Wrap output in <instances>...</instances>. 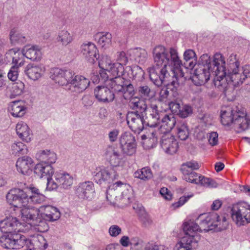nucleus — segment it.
<instances>
[{"mask_svg":"<svg viewBox=\"0 0 250 250\" xmlns=\"http://www.w3.org/2000/svg\"><path fill=\"white\" fill-rule=\"evenodd\" d=\"M200 66L194 71L193 81L196 85H201L207 83L212 75L215 87L223 92L229 88L241 85L245 80L250 78V64L240 66V62L235 54H231L227 62L223 55L215 53L213 58L207 54L199 59Z\"/></svg>","mask_w":250,"mask_h":250,"instance_id":"f257e3e1","label":"nucleus"},{"mask_svg":"<svg viewBox=\"0 0 250 250\" xmlns=\"http://www.w3.org/2000/svg\"><path fill=\"white\" fill-rule=\"evenodd\" d=\"M153 58L157 68L152 66L148 68L149 78L156 85L163 84L167 86L160 93L161 100L164 101L169 95L168 89L174 92L179 85L177 78L184 76L183 65L177 49L173 47L168 49L162 45L156 46L153 51Z\"/></svg>","mask_w":250,"mask_h":250,"instance_id":"f03ea898","label":"nucleus"},{"mask_svg":"<svg viewBox=\"0 0 250 250\" xmlns=\"http://www.w3.org/2000/svg\"><path fill=\"white\" fill-rule=\"evenodd\" d=\"M196 222L189 220L183 224V230L186 234L185 237H199L200 240V235L198 232L202 230L208 231L210 230L215 229L221 231L227 228L228 222L226 217L218 215L216 213L212 212L200 215Z\"/></svg>","mask_w":250,"mask_h":250,"instance_id":"7ed1b4c3","label":"nucleus"},{"mask_svg":"<svg viewBox=\"0 0 250 250\" xmlns=\"http://www.w3.org/2000/svg\"><path fill=\"white\" fill-rule=\"evenodd\" d=\"M8 203H20L23 206L28 204H41L45 200V196L36 187H30L23 189L13 188L6 194Z\"/></svg>","mask_w":250,"mask_h":250,"instance_id":"20e7f679","label":"nucleus"},{"mask_svg":"<svg viewBox=\"0 0 250 250\" xmlns=\"http://www.w3.org/2000/svg\"><path fill=\"white\" fill-rule=\"evenodd\" d=\"M9 204L14 206L15 210L19 211L22 220L30 224L36 230L44 232L48 229L47 223L39 217V208H36L29 204L23 206L18 202Z\"/></svg>","mask_w":250,"mask_h":250,"instance_id":"39448f33","label":"nucleus"},{"mask_svg":"<svg viewBox=\"0 0 250 250\" xmlns=\"http://www.w3.org/2000/svg\"><path fill=\"white\" fill-rule=\"evenodd\" d=\"M6 57L11 56L13 61L19 65L24 64V57L32 61H39L41 59L42 54L40 48L37 45H27L21 51L18 48L10 49L6 54Z\"/></svg>","mask_w":250,"mask_h":250,"instance_id":"423d86ee","label":"nucleus"},{"mask_svg":"<svg viewBox=\"0 0 250 250\" xmlns=\"http://www.w3.org/2000/svg\"><path fill=\"white\" fill-rule=\"evenodd\" d=\"M73 182L74 178L69 173L64 171H57L52 178H48L46 189L50 191L59 188L68 189L71 188Z\"/></svg>","mask_w":250,"mask_h":250,"instance_id":"0eeeda50","label":"nucleus"},{"mask_svg":"<svg viewBox=\"0 0 250 250\" xmlns=\"http://www.w3.org/2000/svg\"><path fill=\"white\" fill-rule=\"evenodd\" d=\"M232 220L238 226L250 223V205L244 201L233 205L231 210Z\"/></svg>","mask_w":250,"mask_h":250,"instance_id":"6e6552de","label":"nucleus"},{"mask_svg":"<svg viewBox=\"0 0 250 250\" xmlns=\"http://www.w3.org/2000/svg\"><path fill=\"white\" fill-rule=\"evenodd\" d=\"M183 178L187 182L199 185L203 187L213 188H216L217 183L212 179L205 177L194 171L182 172Z\"/></svg>","mask_w":250,"mask_h":250,"instance_id":"1a4fd4ad","label":"nucleus"},{"mask_svg":"<svg viewBox=\"0 0 250 250\" xmlns=\"http://www.w3.org/2000/svg\"><path fill=\"white\" fill-rule=\"evenodd\" d=\"M0 237L1 246L7 249H20L26 243V238L18 233H6Z\"/></svg>","mask_w":250,"mask_h":250,"instance_id":"9d476101","label":"nucleus"},{"mask_svg":"<svg viewBox=\"0 0 250 250\" xmlns=\"http://www.w3.org/2000/svg\"><path fill=\"white\" fill-rule=\"evenodd\" d=\"M145 112L147 120L146 125L151 127L157 126L161 117L164 114V112L159 109L156 102L153 101L147 104V109Z\"/></svg>","mask_w":250,"mask_h":250,"instance_id":"9b49d317","label":"nucleus"},{"mask_svg":"<svg viewBox=\"0 0 250 250\" xmlns=\"http://www.w3.org/2000/svg\"><path fill=\"white\" fill-rule=\"evenodd\" d=\"M94 180L97 184H110L116 178V174L113 170L104 167H97L92 173Z\"/></svg>","mask_w":250,"mask_h":250,"instance_id":"f8f14e48","label":"nucleus"},{"mask_svg":"<svg viewBox=\"0 0 250 250\" xmlns=\"http://www.w3.org/2000/svg\"><path fill=\"white\" fill-rule=\"evenodd\" d=\"M127 124L130 128L134 132L140 133L147 125L144 119L143 114L138 111L129 112L126 116Z\"/></svg>","mask_w":250,"mask_h":250,"instance_id":"ddd939ff","label":"nucleus"},{"mask_svg":"<svg viewBox=\"0 0 250 250\" xmlns=\"http://www.w3.org/2000/svg\"><path fill=\"white\" fill-rule=\"evenodd\" d=\"M21 226L17 218L12 216L6 217L0 221V230L5 233H17L22 230Z\"/></svg>","mask_w":250,"mask_h":250,"instance_id":"4468645a","label":"nucleus"},{"mask_svg":"<svg viewBox=\"0 0 250 250\" xmlns=\"http://www.w3.org/2000/svg\"><path fill=\"white\" fill-rule=\"evenodd\" d=\"M107 71L111 77L110 87L119 83L117 84L118 86H117L116 89L121 88L120 84L122 83L123 80L125 79V68L123 64L121 63L114 62Z\"/></svg>","mask_w":250,"mask_h":250,"instance_id":"2eb2a0df","label":"nucleus"},{"mask_svg":"<svg viewBox=\"0 0 250 250\" xmlns=\"http://www.w3.org/2000/svg\"><path fill=\"white\" fill-rule=\"evenodd\" d=\"M72 72L71 70L54 68L50 71V78L59 85L68 86L71 78L72 77Z\"/></svg>","mask_w":250,"mask_h":250,"instance_id":"dca6fc26","label":"nucleus"},{"mask_svg":"<svg viewBox=\"0 0 250 250\" xmlns=\"http://www.w3.org/2000/svg\"><path fill=\"white\" fill-rule=\"evenodd\" d=\"M89 83V79L82 75L74 76L72 72V77L70 80L68 89L72 92L79 93L86 89Z\"/></svg>","mask_w":250,"mask_h":250,"instance_id":"f3484780","label":"nucleus"},{"mask_svg":"<svg viewBox=\"0 0 250 250\" xmlns=\"http://www.w3.org/2000/svg\"><path fill=\"white\" fill-rule=\"evenodd\" d=\"M120 143L124 153L131 156L135 153V139L130 133H123L120 138Z\"/></svg>","mask_w":250,"mask_h":250,"instance_id":"a211bd4d","label":"nucleus"},{"mask_svg":"<svg viewBox=\"0 0 250 250\" xmlns=\"http://www.w3.org/2000/svg\"><path fill=\"white\" fill-rule=\"evenodd\" d=\"M39 215L42 220L54 222L58 220L61 216L59 210L51 205L42 206L39 208Z\"/></svg>","mask_w":250,"mask_h":250,"instance_id":"6ab92c4d","label":"nucleus"},{"mask_svg":"<svg viewBox=\"0 0 250 250\" xmlns=\"http://www.w3.org/2000/svg\"><path fill=\"white\" fill-rule=\"evenodd\" d=\"M112 88L108 86L98 85L94 91L96 99L100 102L107 103L111 102L115 98V94Z\"/></svg>","mask_w":250,"mask_h":250,"instance_id":"aec40b11","label":"nucleus"},{"mask_svg":"<svg viewBox=\"0 0 250 250\" xmlns=\"http://www.w3.org/2000/svg\"><path fill=\"white\" fill-rule=\"evenodd\" d=\"M161 146L164 151L169 154L176 152L178 148L177 140L170 133H166L162 136Z\"/></svg>","mask_w":250,"mask_h":250,"instance_id":"412c9836","label":"nucleus"},{"mask_svg":"<svg viewBox=\"0 0 250 250\" xmlns=\"http://www.w3.org/2000/svg\"><path fill=\"white\" fill-rule=\"evenodd\" d=\"M118 84L117 83L116 85H113L110 87L114 91V92L121 94L124 99L127 101L129 100L130 101L132 99L134 98L135 90L132 84L128 81H125V79L123 80L122 83L120 84L121 88H118L119 90L116 89L117 88L116 87L118 86L117 85Z\"/></svg>","mask_w":250,"mask_h":250,"instance_id":"4be33fe9","label":"nucleus"},{"mask_svg":"<svg viewBox=\"0 0 250 250\" xmlns=\"http://www.w3.org/2000/svg\"><path fill=\"white\" fill-rule=\"evenodd\" d=\"M81 52L83 57L92 63H93L99 57L98 49L94 43L90 42L82 44Z\"/></svg>","mask_w":250,"mask_h":250,"instance_id":"5701e85b","label":"nucleus"},{"mask_svg":"<svg viewBox=\"0 0 250 250\" xmlns=\"http://www.w3.org/2000/svg\"><path fill=\"white\" fill-rule=\"evenodd\" d=\"M34 162L32 158L24 156L18 159L16 164L17 171L23 175H29L32 170Z\"/></svg>","mask_w":250,"mask_h":250,"instance_id":"b1692460","label":"nucleus"},{"mask_svg":"<svg viewBox=\"0 0 250 250\" xmlns=\"http://www.w3.org/2000/svg\"><path fill=\"white\" fill-rule=\"evenodd\" d=\"M104 156L113 167H118L122 162V156L112 145L108 146L104 150Z\"/></svg>","mask_w":250,"mask_h":250,"instance_id":"393cba45","label":"nucleus"},{"mask_svg":"<svg viewBox=\"0 0 250 250\" xmlns=\"http://www.w3.org/2000/svg\"><path fill=\"white\" fill-rule=\"evenodd\" d=\"M94 192V184L90 181L80 183L76 190L77 196L81 199L91 198Z\"/></svg>","mask_w":250,"mask_h":250,"instance_id":"a878e982","label":"nucleus"},{"mask_svg":"<svg viewBox=\"0 0 250 250\" xmlns=\"http://www.w3.org/2000/svg\"><path fill=\"white\" fill-rule=\"evenodd\" d=\"M236 111H238L237 109H232L230 107L222 109L220 117L221 122L223 125L233 128L236 117Z\"/></svg>","mask_w":250,"mask_h":250,"instance_id":"bb28decb","label":"nucleus"},{"mask_svg":"<svg viewBox=\"0 0 250 250\" xmlns=\"http://www.w3.org/2000/svg\"><path fill=\"white\" fill-rule=\"evenodd\" d=\"M199 237H184L178 242L174 248L173 250H192L198 246Z\"/></svg>","mask_w":250,"mask_h":250,"instance_id":"cd10ccee","label":"nucleus"},{"mask_svg":"<svg viewBox=\"0 0 250 250\" xmlns=\"http://www.w3.org/2000/svg\"><path fill=\"white\" fill-rule=\"evenodd\" d=\"M236 115L233 128L238 132L248 129L250 125V120L246 114L238 110L236 111Z\"/></svg>","mask_w":250,"mask_h":250,"instance_id":"c85d7f7f","label":"nucleus"},{"mask_svg":"<svg viewBox=\"0 0 250 250\" xmlns=\"http://www.w3.org/2000/svg\"><path fill=\"white\" fill-rule=\"evenodd\" d=\"M35 157L39 163L50 165L54 164L57 159L56 154L49 149L40 150L36 154Z\"/></svg>","mask_w":250,"mask_h":250,"instance_id":"c756f323","label":"nucleus"},{"mask_svg":"<svg viewBox=\"0 0 250 250\" xmlns=\"http://www.w3.org/2000/svg\"><path fill=\"white\" fill-rule=\"evenodd\" d=\"M169 107L173 112L176 113L180 117L183 118H187L192 114L193 112L192 107L189 104H183L177 101L171 102L169 104Z\"/></svg>","mask_w":250,"mask_h":250,"instance_id":"7c9ffc66","label":"nucleus"},{"mask_svg":"<svg viewBox=\"0 0 250 250\" xmlns=\"http://www.w3.org/2000/svg\"><path fill=\"white\" fill-rule=\"evenodd\" d=\"M17 135L22 141L29 143L33 138V133L27 125L23 122L18 123L16 126Z\"/></svg>","mask_w":250,"mask_h":250,"instance_id":"2f4dec72","label":"nucleus"},{"mask_svg":"<svg viewBox=\"0 0 250 250\" xmlns=\"http://www.w3.org/2000/svg\"><path fill=\"white\" fill-rule=\"evenodd\" d=\"M160 123V131L161 133L165 134L169 133V131L175 125L176 121L173 114H165Z\"/></svg>","mask_w":250,"mask_h":250,"instance_id":"473e14b6","label":"nucleus"},{"mask_svg":"<svg viewBox=\"0 0 250 250\" xmlns=\"http://www.w3.org/2000/svg\"><path fill=\"white\" fill-rule=\"evenodd\" d=\"M127 54L130 60L134 61L140 64H144L146 62L147 57L146 51L141 48L131 49L128 51Z\"/></svg>","mask_w":250,"mask_h":250,"instance_id":"72a5a7b5","label":"nucleus"},{"mask_svg":"<svg viewBox=\"0 0 250 250\" xmlns=\"http://www.w3.org/2000/svg\"><path fill=\"white\" fill-rule=\"evenodd\" d=\"M8 111L14 117H21L26 113V107L21 101H15L8 106Z\"/></svg>","mask_w":250,"mask_h":250,"instance_id":"f704fd0d","label":"nucleus"},{"mask_svg":"<svg viewBox=\"0 0 250 250\" xmlns=\"http://www.w3.org/2000/svg\"><path fill=\"white\" fill-rule=\"evenodd\" d=\"M34 172L40 178L46 177L48 180L53 178L54 170L52 165L38 163L34 167Z\"/></svg>","mask_w":250,"mask_h":250,"instance_id":"c9c22d12","label":"nucleus"},{"mask_svg":"<svg viewBox=\"0 0 250 250\" xmlns=\"http://www.w3.org/2000/svg\"><path fill=\"white\" fill-rule=\"evenodd\" d=\"M98 44L103 49L108 48L112 43V35L109 32H99L95 36Z\"/></svg>","mask_w":250,"mask_h":250,"instance_id":"e433bc0d","label":"nucleus"},{"mask_svg":"<svg viewBox=\"0 0 250 250\" xmlns=\"http://www.w3.org/2000/svg\"><path fill=\"white\" fill-rule=\"evenodd\" d=\"M24 72L30 79L33 81L39 80L43 74V70L41 67L32 64L27 65Z\"/></svg>","mask_w":250,"mask_h":250,"instance_id":"4c0bfd02","label":"nucleus"},{"mask_svg":"<svg viewBox=\"0 0 250 250\" xmlns=\"http://www.w3.org/2000/svg\"><path fill=\"white\" fill-rule=\"evenodd\" d=\"M56 42L62 46H66L74 40V37L66 29L60 30L56 38Z\"/></svg>","mask_w":250,"mask_h":250,"instance_id":"58836bf2","label":"nucleus"},{"mask_svg":"<svg viewBox=\"0 0 250 250\" xmlns=\"http://www.w3.org/2000/svg\"><path fill=\"white\" fill-rule=\"evenodd\" d=\"M185 67L188 69H192L197 63V57L195 52L192 49L186 50L183 55Z\"/></svg>","mask_w":250,"mask_h":250,"instance_id":"ea45409f","label":"nucleus"},{"mask_svg":"<svg viewBox=\"0 0 250 250\" xmlns=\"http://www.w3.org/2000/svg\"><path fill=\"white\" fill-rule=\"evenodd\" d=\"M9 37L11 43L14 45L24 43L27 41L26 36L15 28L11 30Z\"/></svg>","mask_w":250,"mask_h":250,"instance_id":"a19ab883","label":"nucleus"},{"mask_svg":"<svg viewBox=\"0 0 250 250\" xmlns=\"http://www.w3.org/2000/svg\"><path fill=\"white\" fill-rule=\"evenodd\" d=\"M129 105L132 109L138 110L139 113L141 114H143V113L146 111L147 107V104L137 97L132 99L129 101Z\"/></svg>","mask_w":250,"mask_h":250,"instance_id":"79ce46f5","label":"nucleus"},{"mask_svg":"<svg viewBox=\"0 0 250 250\" xmlns=\"http://www.w3.org/2000/svg\"><path fill=\"white\" fill-rule=\"evenodd\" d=\"M11 151L13 154L19 156L26 154L28 151L27 146L21 142H15L12 144Z\"/></svg>","mask_w":250,"mask_h":250,"instance_id":"37998d69","label":"nucleus"},{"mask_svg":"<svg viewBox=\"0 0 250 250\" xmlns=\"http://www.w3.org/2000/svg\"><path fill=\"white\" fill-rule=\"evenodd\" d=\"M138 210H136L140 220L145 227H147L152 224V220L149 214L145 210L142 206L137 207Z\"/></svg>","mask_w":250,"mask_h":250,"instance_id":"c03bdc74","label":"nucleus"},{"mask_svg":"<svg viewBox=\"0 0 250 250\" xmlns=\"http://www.w3.org/2000/svg\"><path fill=\"white\" fill-rule=\"evenodd\" d=\"M129 69L131 72V76L130 78H132L138 81H142L144 79L145 72L141 67L136 65L132 68L126 67V69Z\"/></svg>","mask_w":250,"mask_h":250,"instance_id":"a18cd8bd","label":"nucleus"},{"mask_svg":"<svg viewBox=\"0 0 250 250\" xmlns=\"http://www.w3.org/2000/svg\"><path fill=\"white\" fill-rule=\"evenodd\" d=\"M137 91L140 97L145 100H149L153 96V92L148 86L141 85L138 87Z\"/></svg>","mask_w":250,"mask_h":250,"instance_id":"49530a36","label":"nucleus"},{"mask_svg":"<svg viewBox=\"0 0 250 250\" xmlns=\"http://www.w3.org/2000/svg\"><path fill=\"white\" fill-rule=\"evenodd\" d=\"M134 177L141 180H146L152 177V173L150 168L145 167L134 173Z\"/></svg>","mask_w":250,"mask_h":250,"instance_id":"de8ad7c7","label":"nucleus"},{"mask_svg":"<svg viewBox=\"0 0 250 250\" xmlns=\"http://www.w3.org/2000/svg\"><path fill=\"white\" fill-rule=\"evenodd\" d=\"M200 167V165L199 163L194 160H191L183 163L181 167V171L182 172H184V171L187 172L190 171H194L197 170Z\"/></svg>","mask_w":250,"mask_h":250,"instance_id":"09e8293b","label":"nucleus"},{"mask_svg":"<svg viewBox=\"0 0 250 250\" xmlns=\"http://www.w3.org/2000/svg\"><path fill=\"white\" fill-rule=\"evenodd\" d=\"M177 135L181 140H186L189 135L187 125L185 124H181L177 125Z\"/></svg>","mask_w":250,"mask_h":250,"instance_id":"8fccbe9b","label":"nucleus"},{"mask_svg":"<svg viewBox=\"0 0 250 250\" xmlns=\"http://www.w3.org/2000/svg\"><path fill=\"white\" fill-rule=\"evenodd\" d=\"M113 62L109 57L107 55H103L99 61V66L102 69L107 70L112 65Z\"/></svg>","mask_w":250,"mask_h":250,"instance_id":"3c124183","label":"nucleus"},{"mask_svg":"<svg viewBox=\"0 0 250 250\" xmlns=\"http://www.w3.org/2000/svg\"><path fill=\"white\" fill-rule=\"evenodd\" d=\"M144 242L138 237H133L131 238V250H143Z\"/></svg>","mask_w":250,"mask_h":250,"instance_id":"603ef678","label":"nucleus"},{"mask_svg":"<svg viewBox=\"0 0 250 250\" xmlns=\"http://www.w3.org/2000/svg\"><path fill=\"white\" fill-rule=\"evenodd\" d=\"M12 61L13 60H12ZM13 63L14 64V65L11 67L7 74V76L9 80L12 81H15L17 80L18 77L19 67L21 66L22 65H18V63L17 64L15 61H13Z\"/></svg>","mask_w":250,"mask_h":250,"instance_id":"864d4df0","label":"nucleus"},{"mask_svg":"<svg viewBox=\"0 0 250 250\" xmlns=\"http://www.w3.org/2000/svg\"><path fill=\"white\" fill-rule=\"evenodd\" d=\"M24 84L21 81H19L13 84L12 90L14 96L21 95L24 91Z\"/></svg>","mask_w":250,"mask_h":250,"instance_id":"5fc2aeb1","label":"nucleus"},{"mask_svg":"<svg viewBox=\"0 0 250 250\" xmlns=\"http://www.w3.org/2000/svg\"><path fill=\"white\" fill-rule=\"evenodd\" d=\"M33 242L34 245L41 249H45L48 246L44 238L41 236L35 238L33 240Z\"/></svg>","mask_w":250,"mask_h":250,"instance_id":"6e6d98bb","label":"nucleus"},{"mask_svg":"<svg viewBox=\"0 0 250 250\" xmlns=\"http://www.w3.org/2000/svg\"><path fill=\"white\" fill-rule=\"evenodd\" d=\"M117 63H121L123 66L126 65L128 62V58L126 53L124 51L118 52L117 53Z\"/></svg>","mask_w":250,"mask_h":250,"instance_id":"4d7b16f0","label":"nucleus"},{"mask_svg":"<svg viewBox=\"0 0 250 250\" xmlns=\"http://www.w3.org/2000/svg\"><path fill=\"white\" fill-rule=\"evenodd\" d=\"M122 229L117 225L111 226L108 229L109 235L114 237H116L122 233Z\"/></svg>","mask_w":250,"mask_h":250,"instance_id":"13d9d810","label":"nucleus"},{"mask_svg":"<svg viewBox=\"0 0 250 250\" xmlns=\"http://www.w3.org/2000/svg\"><path fill=\"white\" fill-rule=\"evenodd\" d=\"M208 138L209 144L211 146H214L218 144V134L216 132L213 131L209 133Z\"/></svg>","mask_w":250,"mask_h":250,"instance_id":"bf43d9fd","label":"nucleus"},{"mask_svg":"<svg viewBox=\"0 0 250 250\" xmlns=\"http://www.w3.org/2000/svg\"><path fill=\"white\" fill-rule=\"evenodd\" d=\"M125 190L122 192V197L130 202L132 198V190L128 185H125Z\"/></svg>","mask_w":250,"mask_h":250,"instance_id":"052dcab7","label":"nucleus"},{"mask_svg":"<svg viewBox=\"0 0 250 250\" xmlns=\"http://www.w3.org/2000/svg\"><path fill=\"white\" fill-rule=\"evenodd\" d=\"M193 196V194H191L190 195H188L187 196H183L180 197L178 200V201L172 204V206L174 208H178L182 206H183L185 203H186L188 200L191 197Z\"/></svg>","mask_w":250,"mask_h":250,"instance_id":"680f3d73","label":"nucleus"},{"mask_svg":"<svg viewBox=\"0 0 250 250\" xmlns=\"http://www.w3.org/2000/svg\"><path fill=\"white\" fill-rule=\"evenodd\" d=\"M119 134V130L117 129L110 130L108 134L109 141L111 143L116 142L118 139Z\"/></svg>","mask_w":250,"mask_h":250,"instance_id":"e2e57ef3","label":"nucleus"},{"mask_svg":"<svg viewBox=\"0 0 250 250\" xmlns=\"http://www.w3.org/2000/svg\"><path fill=\"white\" fill-rule=\"evenodd\" d=\"M99 74L100 77L104 81H107V85L110 87V83L111 82V77L107 71L104 69H102L100 71Z\"/></svg>","mask_w":250,"mask_h":250,"instance_id":"0e129e2a","label":"nucleus"},{"mask_svg":"<svg viewBox=\"0 0 250 250\" xmlns=\"http://www.w3.org/2000/svg\"><path fill=\"white\" fill-rule=\"evenodd\" d=\"M144 250H169V248L164 245L148 244L145 247Z\"/></svg>","mask_w":250,"mask_h":250,"instance_id":"69168bd1","label":"nucleus"},{"mask_svg":"<svg viewBox=\"0 0 250 250\" xmlns=\"http://www.w3.org/2000/svg\"><path fill=\"white\" fill-rule=\"evenodd\" d=\"M160 193L165 199L170 200L172 199V194L166 188H162L160 190Z\"/></svg>","mask_w":250,"mask_h":250,"instance_id":"338daca9","label":"nucleus"},{"mask_svg":"<svg viewBox=\"0 0 250 250\" xmlns=\"http://www.w3.org/2000/svg\"><path fill=\"white\" fill-rule=\"evenodd\" d=\"M121 245L124 247H127L131 245V239H130L127 236H123L120 241Z\"/></svg>","mask_w":250,"mask_h":250,"instance_id":"774afa93","label":"nucleus"}]
</instances>
